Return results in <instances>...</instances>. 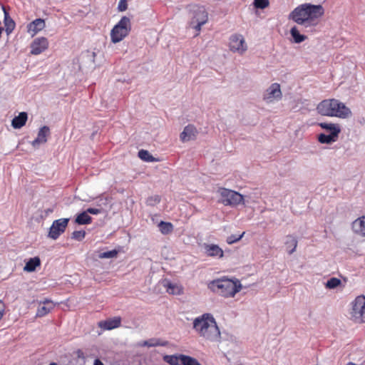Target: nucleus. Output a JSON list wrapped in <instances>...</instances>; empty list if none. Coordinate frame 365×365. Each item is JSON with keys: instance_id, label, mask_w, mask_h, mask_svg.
<instances>
[{"instance_id": "obj_14", "label": "nucleus", "mask_w": 365, "mask_h": 365, "mask_svg": "<svg viewBox=\"0 0 365 365\" xmlns=\"http://www.w3.org/2000/svg\"><path fill=\"white\" fill-rule=\"evenodd\" d=\"M120 325L121 318L120 317H115L98 322V327L103 330H112L120 327Z\"/></svg>"}, {"instance_id": "obj_44", "label": "nucleus", "mask_w": 365, "mask_h": 365, "mask_svg": "<svg viewBox=\"0 0 365 365\" xmlns=\"http://www.w3.org/2000/svg\"><path fill=\"white\" fill-rule=\"evenodd\" d=\"M346 365H358V364L353 363V362H349Z\"/></svg>"}, {"instance_id": "obj_35", "label": "nucleus", "mask_w": 365, "mask_h": 365, "mask_svg": "<svg viewBox=\"0 0 365 365\" xmlns=\"http://www.w3.org/2000/svg\"><path fill=\"white\" fill-rule=\"evenodd\" d=\"M182 365H201L200 362L195 358L186 355L182 358Z\"/></svg>"}, {"instance_id": "obj_11", "label": "nucleus", "mask_w": 365, "mask_h": 365, "mask_svg": "<svg viewBox=\"0 0 365 365\" xmlns=\"http://www.w3.org/2000/svg\"><path fill=\"white\" fill-rule=\"evenodd\" d=\"M69 219L61 218L53 222L48 232V237L52 240H56L66 230L68 226Z\"/></svg>"}, {"instance_id": "obj_1", "label": "nucleus", "mask_w": 365, "mask_h": 365, "mask_svg": "<svg viewBox=\"0 0 365 365\" xmlns=\"http://www.w3.org/2000/svg\"><path fill=\"white\" fill-rule=\"evenodd\" d=\"M324 14L322 5L303 4L296 7L289 14V19L306 28L314 26Z\"/></svg>"}, {"instance_id": "obj_39", "label": "nucleus", "mask_w": 365, "mask_h": 365, "mask_svg": "<svg viewBox=\"0 0 365 365\" xmlns=\"http://www.w3.org/2000/svg\"><path fill=\"white\" fill-rule=\"evenodd\" d=\"M160 200V198L158 195H153L148 198L147 204L150 206H155L157 205Z\"/></svg>"}, {"instance_id": "obj_29", "label": "nucleus", "mask_w": 365, "mask_h": 365, "mask_svg": "<svg viewBox=\"0 0 365 365\" xmlns=\"http://www.w3.org/2000/svg\"><path fill=\"white\" fill-rule=\"evenodd\" d=\"M91 220L88 212L84 211L76 216L75 222L78 225H88L91 222Z\"/></svg>"}, {"instance_id": "obj_31", "label": "nucleus", "mask_w": 365, "mask_h": 365, "mask_svg": "<svg viewBox=\"0 0 365 365\" xmlns=\"http://www.w3.org/2000/svg\"><path fill=\"white\" fill-rule=\"evenodd\" d=\"M138 157L146 162H154L156 161L155 158L151 155L148 151L141 150L138 152Z\"/></svg>"}, {"instance_id": "obj_2", "label": "nucleus", "mask_w": 365, "mask_h": 365, "mask_svg": "<svg viewBox=\"0 0 365 365\" xmlns=\"http://www.w3.org/2000/svg\"><path fill=\"white\" fill-rule=\"evenodd\" d=\"M193 329L203 339L217 341L220 339V329L213 315L205 313L193 320Z\"/></svg>"}, {"instance_id": "obj_36", "label": "nucleus", "mask_w": 365, "mask_h": 365, "mask_svg": "<svg viewBox=\"0 0 365 365\" xmlns=\"http://www.w3.org/2000/svg\"><path fill=\"white\" fill-rule=\"evenodd\" d=\"M269 0H254L253 4L256 9H264L269 6Z\"/></svg>"}, {"instance_id": "obj_22", "label": "nucleus", "mask_w": 365, "mask_h": 365, "mask_svg": "<svg viewBox=\"0 0 365 365\" xmlns=\"http://www.w3.org/2000/svg\"><path fill=\"white\" fill-rule=\"evenodd\" d=\"M28 119V115L26 112H21L11 120V126L15 129H20L25 125Z\"/></svg>"}, {"instance_id": "obj_41", "label": "nucleus", "mask_w": 365, "mask_h": 365, "mask_svg": "<svg viewBox=\"0 0 365 365\" xmlns=\"http://www.w3.org/2000/svg\"><path fill=\"white\" fill-rule=\"evenodd\" d=\"M86 212L88 214L98 215L103 212V210L98 208H88Z\"/></svg>"}, {"instance_id": "obj_30", "label": "nucleus", "mask_w": 365, "mask_h": 365, "mask_svg": "<svg viewBox=\"0 0 365 365\" xmlns=\"http://www.w3.org/2000/svg\"><path fill=\"white\" fill-rule=\"evenodd\" d=\"M285 245L287 249H290L289 250V254L291 255L296 250V248L297 247V240L294 237L289 235L287 237Z\"/></svg>"}, {"instance_id": "obj_43", "label": "nucleus", "mask_w": 365, "mask_h": 365, "mask_svg": "<svg viewBox=\"0 0 365 365\" xmlns=\"http://www.w3.org/2000/svg\"><path fill=\"white\" fill-rule=\"evenodd\" d=\"M93 365H104V364L102 363V361L101 360L97 359L94 361Z\"/></svg>"}, {"instance_id": "obj_28", "label": "nucleus", "mask_w": 365, "mask_h": 365, "mask_svg": "<svg viewBox=\"0 0 365 365\" xmlns=\"http://www.w3.org/2000/svg\"><path fill=\"white\" fill-rule=\"evenodd\" d=\"M290 34L293 38V41L295 43H300L307 39L305 35L301 34L296 26H293L290 30Z\"/></svg>"}, {"instance_id": "obj_15", "label": "nucleus", "mask_w": 365, "mask_h": 365, "mask_svg": "<svg viewBox=\"0 0 365 365\" xmlns=\"http://www.w3.org/2000/svg\"><path fill=\"white\" fill-rule=\"evenodd\" d=\"M50 130L48 126H43L40 128L37 138L31 142L34 148H38L41 144H44L47 141V137L49 135Z\"/></svg>"}, {"instance_id": "obj_12", "label": "nucleus", "mask_w": 365, "mask_h": 365, "mask_svg": "<svg viewBox=\"0 0 365 365\" xmlns=\"http://www.w3.org/2000/svg\"><path fill=\"white\" fill-rule=\"evenodd\" d=\"M201 247L203 253L207 257L218 259L224 257V251L218 245L205 242L202 244Z\"/></svg>"}, {"instance_id": "obj_32", "label": "nucleus", "mask_w": 365, "mask_h": 365, "mask_svg": "<svg viewBox=\"0 0 365 365\" xmlns=\"http://www.w3.org/2000/svg\"><path fill=\"white\" fill-rule=\"evenodd\" d=\"M341 282L336 277L330 278L325 284V287L327 289H335L341 284Z\"/></svg>"}, {"instance_id": "obj_21", "label": "nucleus", "mask_w": 365, "mask_h": 365, "mask_svg": "<svg viewBox=\"0 0 365 365\" xmlns=\"http://www.w3.org/2000/svg\"><path fill=\"white\" fill-rule=\"evenodd\" d=\"M46 24L44 20L42 19H37L28 25V31L34 36L38 31L43 30Z\"/></svg>"}, {"instance_id": "obj_37", "label": "nucleus", "mask_w": 365, "mask_h": 365, "mask_svg": "<svg viewBox=\"0 0 365 365\" xmlns=\"http://www.w3.org/2000/svg\"><path fill=\"white\" fill-rule=\"evenodd\" d=\"M244 235H245V232H242V234H240L239 235H232L227 238L226 242L227 244L232 245L235 242L240 241Z\"/></svg>"}, {"instance_id": "obj_24", "label": "nucleus", "mask_w": 365, "mask_h": 365, "mask_svg": "<svg viewBox=\"0 0 365 365\" xmlns=\"http://www.w3.org/2000/svg\"><path fill=\"white\" fill-rule=\"evenodd\" d=\"M1 8L4 14V23L5 26V31L7 34H9L13 31V30L15 28V22L9 16V13L6 10V8L4 6H2Z\"/></svg>"}, {"instance_id": "obj_9", "label": "nucleus", "mask_w": 365, "mask_h": 365, "mask_svg": "<svg viewBox=\"0 0 365 365\" xmlns=\"http://www.w3.org/2000/svg\"><path fill=\"white\" fill-rule=\"evenodd\" d=\"M282 98V91L280 84L278 83H272L264 92L262 99L266 104H274Z\"/></svg>"}, {"instance_id": "obj_25", "label": "nucleus", "mask_w": 365, "mask_h": 365, "mask_svg": "<svg viewBox=\"0 0 365 365\" xmlns=\"http://www.w3.org/2000/svg\"><path fill=\"white\" fill-rule=\"evenodd\" d=\"M319 125L327 131H329L333 135H339L341 132V127L339 125L331 123H320Z\"/></svg>"}, {"instance_id": "obj_19", "label": "nucleus", "mask_w": 365, "mask_h": 365, "mask_svg": "<svg viewBox=\"0 0 365 365\" xmlns=\"http://www.w3.org/2000/svg\"><path fill=\"white\" fill-rule=\"evenodd\" d=\"M197 134L196 128L192 125H188L185 127L183 131L180 133L181 141L187 142L194 140Z\"/></svg>"}, {"instance_id": "obj_16", "label": "nucleus", "mask_w": 365, "mask_h": 365, "mask_svg": "<svg viewBox=\"0 0 365 365\" xmlns=\"http://www.w3.org/2000/svg\"><path fill=\"white\" fill-rule=\"evenodd\" d=\"M55 307V304L51 300L46 299L43 302H39L36 317H42L48 314Z\"/></svg>"}, {"instance_id": "obj_20", "label": "nucleus", "mask_w": 365, "mask_h": 365, "mask_svg": "<svg viewBox=\"0 0 365 365\" xmlns=\"http://www.w3.org/2000/svg\"><path fill=\"white\" fill-rule=\"evenodd\" d=\"M352 230L354 233L365 237V216L359 217L353 222Z\"/></svg>"}, {"instance_id": "obj_40", "label": "nucleus", "mask_w": 365, "mask_h": 365, "mask_svg": "<svg viewBox=\"0 0 365 365\" xmlns=\"http://www.w3.org/2000/svg\"><path fill=\"white\" fill-rule=\"evenodd\" d=\"M128 9V4L126 0H120L118 5V9L119 11H124Z\"/></svg>"}, {"instance_id": "obj_23", "label": "nucleus", "mask_w": 365, "mask_h": 365, "mask_svg": "<svg viewBox=\"0 0 365 365\" xmlns=\"http://www.w3.org/2000/svg\"><path fill=\"white\" fill-rule=\"evenodd\" d=\"M185 356V354L165 355L163 359L170 365H182V358Z\"/></svg>"}, {"instance_id": "obj_34", "label": "nucleus", "mask_w": 365, "mask_h": 365, "mask_svg": "<svg viewBox=\"0 0 365 365\" xmlns=\"http://www.w3.org/2000/svg\"><path fill=\"white\" fill-rule=\"evenodd\" d=\"M117 254H118L117 251H115V250H110V251H108V252H101L98 255V257L100 259L113 258V257H115L117 256Z\"/></svg>"}, {"instance_id": "obj_45", "label": "nucleus", "mask_w": 365, "mask_h": 365, "mask_svg": "<svg viewBox=\"0 0 365 365\" xmlns=\"http://www.w3.org/2000/svg\"><path fill=\"white\" fill-rule=\"evenodd\" d=\"M49 365H58V364L56 363L53 362V363H51Z\"/></svg>"}, {"instance_id": "obj_27", "label": "nucleus", "mask_w": 365, "mask_h": 365, "mask_svg": "<svg viewBox=\"0 0 365 365\" xmlns=\"http://www.w3.org/2000/svg\"><path fill=\"white\" fill-rule=\"evenodd\" d=\"M339 135H333V134L329 133V135H326L324 133H321L318 136V140L320 143L322 144H331L337 140Z\"/></svg>"}, {"instance_id": "obj_8", "label": "nucleus", "mask_w": 365, "mask_h": 365, "mask_svg": "<svg viewBox=\"0 0 365 365\" xmlns=\"http://www.w3.org/2000/svg\"><path fill=\"white\" fill-rule=\"evenodd\" d=\"M351 319L356 323L365 322V296L356 297L351 302Z\"/></svg>"}, {"instance_id": "obj_18", "label": "nucleus", "mask_w": 365, "mask_h": 365, "mask_svg": "<svg viewBox=\"0 0 365 365\" xmlns=\"http://www.w3.org/2000/svg\"><path fill=\"white\" fill-rule=\"evenodd\" d=\"M162 284L166 288V291L168 294L180 295L183 293V287L180 284L172 283L168 279H164L162 282Z\"/></svg>"}, {"instance_id": "obj_7", "label": "nucleus", "mask_w": 365, "mask_h": 365, "mask_svg": "<svg viewBox=\"0 0 365 365\" xmlns=\"http://www.w3.org/2000/svg\"><path fill=\"white\" fill-rule=\"evenodd\" d=\"M220 199L219 201L225 205L237 206L240 204H244V197L239 192L226 189L220 188L217 190Z\"/></svg>"}, {"instance_id": "obj_17", "label": "nucleus", "mask_w": 365, "mask_h": 365, "mask_svg": "<svg viewBox=\"0 0 365 365\" xmlns=\"http://www.w3.org/2000/svg\"><path fill=\"white\" fill-rule=\"evenodd\" d=\"M168 341H164L159 338H150L148 340L140 341L138 342L137 346L138 347L146 346L148 348H150L156 346H168Z\"/></svg>"}, {"instance_id": "obj_4", "label": "nucleus", "mask_w": 365, "mask_h": 365, "mask_svg": "<svg viewBox=\"0 0 365 365\" xmlns=\"http://www.w3.org/2000/svg\"><path fill=\"white\" fill-rule=\"evenodd\" d=\"M208 287L212 292L225 297H232L241 290L242 284L238 280L224 277L211 281Z\"/></svg>"}, {"instance_id": "obj_38", "label": "nucleus", "mask_w": 365, "mask_h": 365, "mask_svg": "<svg viewBox=\"0 0 365 365\" xmlns=\"http://www.w3.org/2000/svg\"><path fill=\"white\" fill-rule=\"evenodd\" d=\"M85 235H86L85 231H83V230L74 231L72 233V238L76 240H78V241H81L83 239H84Z\"/></svg>"}, {"instance_id": "obj_33", "label": "nucleus", "mask_w": 365, "mask_h": 365, "mask_svg": "<svg viewBox=\"0 0 365 365\" xmlns=\"http://www.w3.org/2000/svg\"><path fill=\"white\" fill-rule=\"evenodd\" d=\"M159 228L163 234H168L173 230V225L170 222H160L159 223Z\"/></svg>"}, {"instance_id": "obj_10", "label": "nucleus", "mask_w": 365, "mask_h": 365, "mask_svg": "<svg viewBox=\"0 0 365 365\" xmlns=\"http://www.w3.org/2000/svg\"><path fill=\"white\" fill-rule=\"evenodd\" d=\"M229 48L232 52L242 55L247 51L248 46L244 36L235 34L230 38Z\"/></svg>"}, {"instance_id": "obj_6", "label": "nucleus", "mask_w": 365, "mask_h": 365, "mask_svg": "<svg viewBox=\"0 0 365 365\" xmlns=\"http://www.w3.org/2000/svg\"><path fill=\"white\" fill-rule=\"evenodd\" d=\"M130 30L131 22L130 18L123 16L110 31L111 41L114 43L121 41L128 35Z\"/></svg>"}, {"instance_id": "obj_5", "label": "nucleus", "mask_w": 365, "mask_h": 365, "mask_svg": "<svg viewBox=\"0 0 365 365\" xmlns=\"http://www.w3.org/2000/svg\"><path fill=\"white\" fill-rule=\"evenodd\" d=\"M190 26L195 29L197 31L201 30V26L207 23L208 15L203 6L197 5H190Z\"/></svg>"}, {"instance_id": "obj_3", "label": "nucleus", "mask_w": 365, "mask_h": 365, "mask_svg": "<svg viewBox=\"0 0 365 365\" xmlns=\"http://www.w3.org/2000/svg\"><path fill=\"white\" fill-rule=\"evenodd\" d=\"M317 112L324 116L346 119L352 116L351 109L344 103L335 98L326 99L317 107Z\"/></svg>"}, {"instance_id": "obj_13", "label": "nucleus", "mask_w": 365, "mask_h": 365, "mask_svg": "<svg viewBox=\"0 0 365 365\" xmlns=\"http://www.w3.org/2000/svg\"><path fill=\"white\" fill-rule=\"evenodd\" d=\"M48 47V41L45 37L35 38L31 43V53L38 55L46 51Z\"/></svg>"}, {"instance_id": "obj_26", "label": "nucleus", "mask_w": 365, "mask_h": 365, "mask_svg": "<svg viewBox=\"0 0 365 365\" xmlns=\"http://www.w3.org/2000/svg\"><path fill=\"white\" fill-rule=\"evenodd\" d=\"M41 265L40 258L38 257H35L29 259V261L26 263L24 271L27 272H32L36 270L37 267Z\"/></svg>"}, {"instance_id": "obj_42", "label": "nucleus", "mask_w": 365, "mask_h": 365, "mask_svg": "<svg viewBox=\"0 0 365 365\" xmlns=\"http://www.w3.org/2000/svg\"><path fill=\"white\" fill-rule=\"evenodd\" d=\"M5 311V305L4 302L0 299V320L2 319Z\"/></svg>"}]
</instances>
